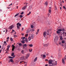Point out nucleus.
Returning a JSON list of instances; mask_svg holds the SVG:
<instances>
[{
	"label": "nucleus",
	"mask_w": 66,
	"mask_h": 66,
	"mask_svg": "<svg viewBox=\"0 0 66 66\" xmlns=\"http://www.w3.org/2000/svg\"><path fill=\"white\" fill-rule=\"evenodd\" d=\"M31 37L30 36L29 37L28 39V41H30V40H31Z\"/></svg>",
	"instance_id": "6ab92c4d"
},
{
	"label": "nucleus",
	"mask_w": 66,
	"mask_h": 66,
	"mask_svg": "<svg viewBox=\"0 0 66 66\" xmlns=\"http://www.w3.org/2000/svg\"><path fill=\"white\" fill-rule=\"evenodd\" d=\"M19 27H21V24H19Z\"/></svg>",
	"instance_id": "79ce46f5"
},
{
	"label": "nucleus",
	"mask_w": 66,
	"mask_h": 66,
	"mask_svg": "<svg viewBox=\"0 0 66 66\" xmlns=\"http://www.w3.org/2000/svg\"><path fill=\"white\" fill-rule=\"evenodd\" d=\"M48 11H49V13H51V10H49Z\"/></svg>",
	"instance_id": "e433bc0d"
},
{
	"label": "nucleus",
	"mask_w": 66,
	"mask_h": 66,
	"mask_svg": "<svg viewBox=\"0 0 66 66\" xmlns=\"http://www.w3.org/2000/svg\"><path fill=\"white\" fill-rule=\"evenodd\" d=\"M46 32L45 31H44L43 32V36L44 37H45V36L46 35Z\"/></svg>",
	"instance_id": "ddd939ff"
},
{
	"label": "nucleus",
	"mask_w": 66,
	"mask_h": 66,
	"mask_svg": "<svg viewBox=\"0 0 66 66\" xmlns=\"http://www.w3.org/2000/svg\"><path fill=\"white\" fill-rule=\"evenodd\" d=\"M25 47H27V44H24L23 45V49H24Z\"/></svg>",
	"instance_id": "39448f33"
},
{
	"label": "nucleus",
	"mask_w": 66,
	"mask_h": 66,
	"mask_svg": "<svg viewBox=\"0 0 66 66\" xmlns=\"http://www.w3.org/2000/svg\"><path fill=\"white\" fill-rule=\"evenodd\" d=\"M10 46H11V45H8L7 46V48H10Z\"/></svg>",
	"instance_id": "58836bf2"
},
{
	"label": "nucleus",
	"mask_w": 66,
	"mask_h": 66,
	"mask_svg": "<svg viewBox=\"0 0 66 66\" xmlns=\"http://www.w3.org/2000/svg\"><path fill=\"white\" fill-rule=\"evenodd\" d=\"M0 12H2V10L1 9H0Z\"/></svg>",
	"instance_id": "4d7b16f0"
},
{
	"label": "nucleus",
	"mask_w": 66,
	"mask_h": 66,
	"mask_svg": "<svg viewBox=\"0 0 66 66\" xmlns=\"http://www.w3.org/2000/svg\"><path fill=\"white\" fill-rule=\"evenodd\" d=\"M19 24V23H17L16 25L17 26V28H18V29H20V28L19 27V26H18V24Z\"/></svg>",
	"instance_id": "9b49d317"
},
{
	"label": "nucleus",
	"mask_w": 66,
	"mask_h": 66,
	"mask_svg": "<svg viewBox=\"0 0 66 66\" xmlns=\"http://www.w3.org/2000/svg\"><path fill=\"white\" fill-rule=\"evenodd\" d=\"M63 9H64L65 10H66V7L65 6H63Z\"/></svg>",
	"instance_id": "a18cd8bd"
},
{
	"label": "nucleus",
	"mask_w": 66,
	"mask_h": 66,
	"mask_svg": "<svg viewBox=\"0 0 66 66\" xmlns=\"http://www.w3.org/2000/svg\"><path fill=\"white\" fill-rule=\"evenodd\" d=\"M53 63H52V65H49V66H53Z\"/></svg>",
	"instance_id": "864d4df0"
},
{
	"label": "nucleus",
	"mask_w": 66,
	"mask_h": 66,
	"mask_svg": "<svg viewBox=\"0 0 66 66\" xmlns=\"http://www.w3.org/2000/svg\"><path fill=\"white\" fill-rule=\"evenodd\" d=\"M21 53H24V51H23V50H22L21 51Z\"/></svg>",
	"instance_id": "ea45409f"
},
{
	"label": "nucleus",
	"mask_w": 66,
	"mask_h": 66,
	"mask_svg": "<svg viewBox=\"0 0 66 66\" xmlns=\"http://www.w3.org/2000/svg\"><path fill=\"white\" fill-rule=\"evenodd\" d=\"M32 30L33 31H35V30L34 29H33Z\"/></svg>",
	"instance_id": "e2e57ef3"
},
{
	"label": "nucleus",
	"mask_w": 66,
	"mask_h": 66,
	"mask_svg": "<svg viewBox=\"0 0 66 66\" xmlns=\"http://www.w3.org/2000/svg\"><path fill=\"white\" fill-rule=\"evenodd\" d=\"M27 5H26L25 6H24V7H23L22 8V10H26V8L27 7Z\"/></svg>",
	"instance_id": "1a4fd4ad"
},
{
	"label": "nucleus",
	"mask_w": 66,
	"mask_h": 66,
	"mask_svg": "<svg viewBox=\"0 0 66 66\" xmlns=\"http://www.w3.org/2000/svg\"><path fill=\"white\" fill-rule=\"evenodd\" d=\"M10 39L11 41H13V38H10Z\"/></svg>",
	"instance_id": "4c0bfd02"
},
{
	"label": "nucleus",
	"mask_w": 66,
	"mask_h": 66,
	"mask_svg": "<svg viewBox=\"0 0 66 66\" xmlns=\"http://www.w3.org/2000/svg\"><path fill=\"white\" fill-rule=\"evenodd\" d=\"M25 65L24 66H27V63L26 62H24Z\"/></svg>",
	"instance_id": "f3484780"
},
{
	"label": "nucleus",
	"mask_w": 66,
	"mask_h": 66,
	"mask_svg": "<svg viewBox=\"0 0 66 66\" xmlns=\"http://www.w3.org/2000/svg\"><path fill=\"white\" fill-rule=\"evenodd\" d=\"M4 44H3V45H4V44H5V43H6V42L5 41H4Z\"/></svg>",
	"instance_id": "8fccbe9b"
},
{
	"label": "nucleus",
	"mask_w": 66,
	"mask_h": 66,
	"mask_svg": "<svg viewBox=\"0 0 66 66\" xmlns=\"http://www.w3.org/2000/svg\"><path fill=\"white\" fill-rule=\"evenodd\" d=\"M36 34H38V32H37L36 33Z\"/></svg>",
	"instance_id": "13d9d810"
},
{
	"label": "nucleus",
	"mask_w": 66,
	"mask_h": 66,
	"mask_svg": "<svg viewBox=\"0 0 66 66\" xmlns=\"http://www.w3.org/2000/svg\"><path fill=\"white\" fill-rule=\"evenodd\" d=\"M23 13H24V12H22L21 13V15H23Z\"/></svg>",
	"instance_id": "a19ab883"
},
{
	"label": "nucleus",
	"mask_w": 66,
	"mask_h": 66,
	"mask_svg": "<svg viewBox=\"0 0 66 66\" xmlns=\"http://www.w3.org/2000/svg\"><path fill=\"white\" fill-rule=\"evenodd\" d=\"M49 8L50 9H52V7H50Z\"/></svg>",
	"instance_id": "0e129e2a"
},
{
	"label": "nucleus",
	"mask_w": 66,
	"mask_h": 66,
	"mask_svg": "<svg viewBox=\"0 0 66 66\" xmlns=\"http://www.w3.org/2000/svg\"><path fill=\"white\" fill-rule=\"evenodd\" d=\"M31 30H32V29H31V28H29L28 29L27 31V33H29Z\"/></svg>",
	"instance_id": "20e7f679"
},
{
	"label": "nucleus",
	"mask_w": 66,
	"mask_h": 66,
	"mask_svg": "<svg viewBox=\"0 0 66 66\" xmlns=\"http://www.w3.org/2000/svg\"><path fill=\"white\" fill-rule=\"evenodd\" d=\"M21 35H22L23 36L24 35V34H22Z\"/></svg>",
	"instance_id": "6e6d98bb"
},
{
	"label": "nucleus",
	"mask_w": 66,
	"mask_h": 66,
	"mask_svg": "<svg viewBox=\"0 0 66 66\" xmlns=\"http://www.w3.org/2000/svg\"><path fill=\"white\" fill-rule=\"evenodd\" d=\"M19 16L20 18H22L23 16L22 15H20Z\"/></svg>",
	"instance_id": "c756f323"
},
{
	"label": "nucleus",
	"mask_w": 66,
	"mask_h": 66,
	"mask_svg": "<svg viewBox=\"0 0 66 66\" xmlns=\"http://www.w3.org/2000/svg\"><path fill=\"white\" fill-rule=\"evenodd\" d=\"M37 57H36L34 60V62H36L37 61Z\"/></svg>",
	"instance_id": "aec40b11"
},
{
	"label": "nucleus",
	"mask_w": 66,
	"mask_h": 66,
	"mask_svg": "<svg viewBox=\"0 0 66 66\" xmlns=\"http://www.w3.org/2000/svg\"><path fill=\"white\" fill-rule=\"evenodd\" d=\"M31 14V12H29L27 14V15H30Z\"/></svg>",
	"instance_id": "a878e982"
},
{
	"label": "nucleus",
	"mask_w": 66,
	"mask_h": 66,
	"mask_svg": "<svg viewBox=\"0 0 66 66\" xmlns=\"http://www.w3.org/2000/svg\"><path fill=\"white\" fill-rule=\"evenodd\" d=\"M24 59V56H23L21 57L20 58L21 60H23Z\"/></svg>",
	"instance_id": "9d476101"
},
{
	"label": "nucleus",
	"mask_w": 66,
	"mask_h": 66,
	"mask_svg": "<svg viewBox=\"0 0 66 66\" xmlns=\"http://www.w3.org/2000/svg\"><path fill=\"white\" fill-rule=\"evenodd\" d=\"M45 61H48V60L46 59H45Z\"/></svg>",
	"instance_id": "5fc2aeb1"
},
{
	"label": "nucleus",
	"mask_w": 66,
	"mask_h": 66,
	"mask_svg": "<svg viewBox=\"0 0 66 66\" xmlns=\"http://www.w3.org/2000/svg\"><path fill=\"white\" fill-rule=\"evenodd\" d=\"M17 37V36L16 35H14V37Z\"/></svg>",
	"instance_id": "49530a36"
},
{
	"label": "nucleus",
	"mask_w": 66,
	"mask_h": 66,
	"mask_svg": "<svg viewBox=\"0 0 66 66\" xmlns=\"http://www.w3.org/2000/svg\"><path fill=\"white\" fill-rule=\"evenodd\" d=\"M19 14V13L16 14L14 16V17H16V16H18V15Z\"/></svg>",
	"instance_id": "393cba45"
},
{
	"label": "nucleus",
	"mask_w": 66,
	"mask_h": 66,
	"mask_svg": "<svg viewBox=\"0 0 66 66\" xmlns=\"http://www.w3.org/2000/svg\"><path fill=\"white\" fill-rule=\"evenodd\" d=\"M53 62V60H51L50 59L48 61V64H52V62Z\"/></svg>",
	"instance_id": "f03ea898"
},
{
	"label": "nucleus",
	"mask_w": 66,
	"mask_h": 66,
	"mask_svg": "<svg viewBox=\"0 0 66 66\" xmlns=\"http://www.w3.org/2000/svg\"><path fill=\"white\" fill-rule=\"evenodd\" d=\"M60 40H63V38L62 36H60Z\"/></svg>",
	"instance_id": "412c9836"
},
{
	"label": "nucleus",
	"mask_w": 66,
	"mask_h": 66,
	"mask_svg": "<svg viewBox=\"0 0 66 66\" xmlns=\"http://www.w3.org/2000/svg\"><path fill=\"white\" fill-rule=\"evenodd\" d=\"M10 61L11 62H12V63H14V61L13 60V59H10Z\"/></svg>",
	"instance_id": "a211bd4d"
},
{
	"label": "nucleus",
	"mask_w": 66,
	"mask_h": 66,
	"mask_svg": "<svg viewBox=\"0 0 66 66\" xmlns=\"http://www.w3.org/2000/svg\"><path fill=\"white\" fill-rule=\"evenodd\" d=\"M45 32L47 35H49V30H47V32Z\"/></svg>",
	"instance_id": "4468645a"
},
{
	"label": "nucleus",
	"mask_w": 66,
	"mask_h": 66,
	"mask_svg": "<svg viewBox=\"0 0 66 66\" xmlns=\"http://www.w3.org/2000/svg\"><path fill=\"white\" fill-rule=\"evenodd\" d=\"M60 10H62V7H60Z\"/></svg>",
	"instance_id": "338daca9"
},
{
	"label": "nucleus",
	"mask_w": 66,
	"mask_h": 66,
	"mask_svg": "<svg viewBox=\"0 0 66 66\" xmlns=\"http://www.w3.org/2000/svg\"><path fill=\"white\" fill-rule=\"evenodd\" d=\"M62 62L63 64L65 63V61L63 58L62 59Z\"/></svg>",
	"instance_id": "dca6fc26"
},
{
	"label": "nucleus",
	"mask_w": 66,
	"mask_h": 66,
	"mask_svg": "<svg viewBox=\"0 0 66 66\" xmlns=\"http://www.w3.org/2000/svg\"><path fill=\"white\" fill-rule=\"evenodd\" d=\"M56 32L58 34H60V32L59 31H57Z\"/></svg>",
	"instance_id": "473e14b6"
},
{
	"label": "nucleus",
	"mask_w": 66,
	"mask_h": 66,
	"mask_svg": "<svg viewBox=\"0 0 66 66\" xmlns=\"http://www.w3.org/2000/svg\"><path fill=\"white\" fill-rule=\"evenodd\" d=\"M59 39V37L57 36H56L54 39V42L55 43H56Z\"/></svg>",
	"instance_id": "f257e3e1"
},
{
	"label": "nucleus",
	"mask_w": 66,
	"mask_h": 66,
	"mask_svg": "<svg viewBox=\"0 0 66 66\" xmlns=\"http://www.w3.org/2000/svg\"><path fill=\"white\" fill-rule=\"evenodd\" d=\"M54 65H57V61H55V63H54Z\"/></svg>",
	"instance_id": "2eb2a0df"
},
{
	"label": "nucleus",
	"mask_w": 66,
	"mask_h": 66,
	"mask_svg": "<svg viewBox=\"0 0 66 66\" xmlns=\"http://www.w3.org/2000/svg\"><path fill=\"white\" fill-rule=\"evenodd\" d=\"M44 47H47L48 46H49V44H44L43 45Z\"/></svg>",
	"instance_id": "6e6552de"
},
{
	"label": "nucleus",
	"mask_w": 66,
	"mask_h": 66,
	"mask_svg": "<svg viewBox=\"0 0 66 66\" xmlns=\"http://www.w3.org/2000/svg\"><path fill=\"white\" fill-rule=\"evenodd\" d=\"M25 41H26V42L27 43H28V39H27V38H26V39Z\"/></svg>",
	"instance_id": "7c9ffc66"
},
{
	"label": "nucleus",
	"mask_w": 66,
	"mask_h": 66,
	"mask_svg": "<svg viewBox=\"0 0 66 66\" xmlns=\"http://www.w3.org/2000/svg\"><path fill=\"white\" fill-rule=\"evenodd\" d=\"M26 59H28L29 57V56H30V54H27L26 55Z\"/></svg>",
	"instance_id": "0eeeda50"
},
{
	"label": "nucleus",
	"mask_w": 66,
	"mask_h": 66,
	"mask_svg": "<svg viewBox=\"0 0 66 66\" xmlns=\"http://www.w3.org/2000/svg\"><path fill=\"white\" fill-rule=\"evenodd\" d=\"M46 55H43V58H45V57H46Z\"/></svg>",
	"instance_id": "b1692460"
},
{
	"label": "nucleus",
	"mask_w": 66,
	"mask_h": 66,
	"mask_svg": "<svg viewBox=\"0 0 66 66\" xmlns=\"http://www.w3.org/2000/svg\"><path fill=\"white\" fill-rule=\"evenodd\" d=\"M15 57V56H14L13 57H12L13 59H14V57Z\"/></svg>",
	"instance_id": "bf43d9fd"
},
{
	"label": "nucleus",
	"mask_w": 66,
	"mask_h": 66,
	"mask_svg": "<svg viewBox=\"0 0 66 66\" xmlns=\"http://www.w3.org/2000/svg\"><path fill=\"white\" fill-rule=\"evenodd\" d=\"M55 10H57V8H56V7H55Z\"/></svg>",
	"instance_id": "052dcab7"
},
{
	"label": "nucleus",
	"mask_w": 66,
	"mask_h": 66,
	"mask_svg": "<svg viewBox=\"0 0 66 66\" xmlns=\"http://www.w3.org/2000/svg\"><path fill=\"white\" fill-rule=\"evenodd\" d=\"M58 31L59 32H61V31H65V29L64 28H62L61 29H59Z\"/></svg>",
	"instance_id": "7ed1b4c3"
},
{
	"label": "nucleus",
	"mask_w": 66,
	"mask_h": 66,
	"mask_svg": "<svg viewBox=\"0 0 66 66\" xmlns=\"http://www.w3.org/2000/svg\"><path fill=\"white\" fill-rule=\"evenodd\" d=\"M45 66H48V65H47V64H46V65H45Z\"/></svg>",
	"instance_id": "774afa93"
},
{
	"label": "nucleus",
	"mask_w": 66,
	"mask_h": 66,
	"mask_svg": "<svg viewBox=\"0 0 66 66\" xmlns=\"http://www.w3.org/2000/svg\"><path fill=\"white\" fill-rule=\"evenodd\" d=\"M33 27H34V26L32 25H31V28H33Z\"/></svg>",
	"instance_id": "c03bdc74"
},
{
	"label": "nucleus",
	"mask_w": 66,
	"mask_h": 66,
	"mask_svg": "<svg viewBox=\"0 0 66 66\" xmlns=\"http://www.w3.org/2000/svg\"><path fill=\"white\" fill-rule=\"evenodd\" d=\"M62 44H64V43H65V41L64 40H62Z\"/></svg>",
	"instance_id": "c9c22d12"
},
{
	"label": "nucleus",
	"mask_w": 66,
	"mask_h": 66,
	"mask_svg": "<svg viewBox=\"0 0 66 66\" xmlns=\"http://www.w3.org/2000/svg\"><path fill=\"white\" fill-rule=\"evenodd\" d=\"M29 46L30 47H33V45L32 44H29Z\"/></svg>",
	"instance_id": "5701e85b"
},
{
	"label": "nucleus",
	"mask_w": 66,
	"mask_h": 66,
	"mask_svg": "<svg viewBox=\"0 0 66 66\" xmlns=\"http://www.w3.org/2000/svg\"><path fill=\"white\" fill-rule=\"evenodd\" d=\"M14 27V25H12L11 26H10L9 28V29H11L12 30Z\"/></svg>",
	"instance_id": "423d86ee"
},
{
	"label": "nucleus",
	"mask_w": 66,
	"mask_h": 66,
	"mask_svg": "<svg viewBox=\"0 0 66 66\" xmlns=\"http://www.w3.org/2000/svg\"><path fill=\"white\" fill-rule=\"evenodd\" d=\"M8 57L9 59H13V57L11 56H9Z\"/></svg>",
	"instance_id": "cd10ccee"
},
{
	"label": "nucleus",
	"mask_w": 66,
	"mask_h": 66,
	"mask_svg": "<svg viewBox=\"0 0 66 66\" xmlns=\"http://www.w3.org/2000/svg\"><path fill=\"white\" fill-rule=\"evenodd\" d=\"M66 55L65 56L64 59L65 60H66Z\"/></svg>",
	"instance_id": "3c124183"
},
{
	"label": "nucleus",
	"mask_w": 66,
	"mask_h": 66,
	"mask_svg": "<svg viewBox=\"0 0 66 66\" xmlns=\"http://www.w3.org/2000/svg\"><path fill=\"white\" fill-rule=\"evenodd\" d=\"M14 53H12L11 55L12 56H14Z\"/></svg>",
	"instance_id": "4be33fe9"
},
{
	"label": "nucleus",
	"mask_w": 66,
	"mask_h": 66,
	"mask_svg": "<svg viewBox=\"0 0 66 66\" xmlns=\"http://www.w3.org/2000/svg\"><path fill=\"white\" fill-rule=\"evenodd\" d=\"M19 46H22V44L21 43H19Z\"/></svg>",
	"instance_id": "f704fd0d"
},
{
	"label": "nucleus",
	"mask_w": 66,
	"mask_h": 66,
	"mask_svg": "<svg viewBox=\"0 0 66 66\" xmlns=\"http://www.w3.org/2000/svg\"><path fill=\"white\" fill-rule=\"evenodd\" d=\"M12 47H15V46H14V44H13L12 45Z\"/></svg>",
	"instance_id": "de8ad7c7"
},
{
	"label": "nucleus",
	"mask_w": 66,
	"mask_h": 66,
	"mask_svg": "<svg viewBox=\"0 0 66 66\" xmlns=\"http://www.w3.org/2000/svg\"><path fill=\"white\" fill-rule=\"evenodd\" d=\"M28 36V34H27L25 36V37H27Z\"/></svg>",
	"instance_id": "09e8293b"
},
{
	"label": "nucleus",
	"mask_w": 66,
	"mask_h": 66,
	"mask_svg": "<svg viewBox=\"0 0 66 66\" xmlns=\"http://www.w3.org/2000/svg\"><path fill=\"white\" fill-rule=\"evenodd\" d=\"M22 44H24V43H25V42H24V41H22Z\"/></svg>",
	"instance_id": "c85d7f7f"
},
{
	"label": "nucleus",
	"mask_w": 66,
	"mask_h": 66,
	"mask_svg": "<svg viewBox=\"0 0 66 66\" xmlns=\"http://www.w3.org/2000/svg\"><path fill=\"white\" fill-rule=\"evenodd\" d=\"M14 49H15V47H13L12 49V51H14Z\"/></svg>",
	"instance_id": "2f4dec72"
},
{
	"label": "nucleus",
	"mask_w": 66,
	"mask_h": 66,
	"mask_svg": "<svg viewBox=\"0 0 66 66\" xmlns=\"http://www.w3.org/2000/svg\"><path fill=\"white\" fill-rule=\"evenodd\" d=\"M34 35L33 34H32L31 35V39H33L34 38Z\"/></svg>",
	"instance_id": "f8f14e48"
},
{
	"label": "nucleus",
	"mask_w": 66,
	"mask_h": 66,
	"mask_svg": "<svg viewBox=\"0 0 66 66\" xmlns=\"http://www.w3.org/2000/svg\"><path fill=\"white\" fill-rule=\"evenodd\" d=\"M64 31H62V32H63L62 34H63V35L65 33V32H64Z\"/></svg>",
	"instance_id": "37998d69"
},
{
	"label": "nucleus",
	"mask_w": 66,
	"mask_h": 66,
	"mask_svg": "<svg viewBox=\"0 0 66 66\" xmlns=\"http://www.w3.org/2000/svg\"><path fill=\"white\" fill-rule=\"evenodd\" d=\"M45 5H46L47 6L48 5V3L47 2H46L45 4Z\"/></svg>",
	"instance_id": "bb28decb"
},
{
	"label": "nucleus",
	"mask_w": 66,
	"mask_h": 66,
	"mask_svg": "<svg viewBox=\"0 0 66 66\" xmlns=\"http://www.w3.org/2000/svg\"><path fill=\"white\" fill-rule=\"evenodd\" d=\"M7 39L8 40L9 39V37H8L7 38Z\"/></svg>",
	"instance_id": "69168bd1"
},
{
	"label": "nucleus",
	"mask_w": 66,
	"mask_h": 66,
	"mask_svg": "<svg viewBox=\"0 0 66 66\" xmlns=\"http://www.w3.org/2000/svg\"><path fill=\"white\" fill-rule=\"evenodd\" d=\"M12 31L13 32H15V30H14V29H12Z\"/></svg>",
	"instance_id": "603ef678"
},
{
	"label": "nucleus",
	"mask_w": 66,
	"mask_h": 66,
	"mask_svg": "<svg viewBox=\"0 0 66 66\" xmlns=\"http://www.w3.org/2000/svg\"><path fill=\"white\" fill-rule=\"evenodd\" d=\"M21 39H25L26 38L25 37H24L23 38L22 37L21 38Z\"/></svg>",
	"instance_id": "72a5a7b5"
},
{
	"label": "nucleus",
	"mask_w": 66,
	"mask_h": 66,
	"mask_svg": "<svg viewBox=\"0 0 66 66\" xmlns=\"http://www.w3.org/2000/svg\"><path fill=\"white\" fill-rule=\"evenodd\" d=\"M39 29H38L37 30V32H39Z\"/></svg>",
	"instance_id": "680f3d73"
}]
</instances>
